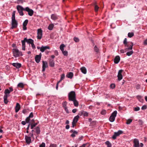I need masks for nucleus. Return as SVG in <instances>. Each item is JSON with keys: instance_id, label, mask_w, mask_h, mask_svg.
Returning a JSON list of instances; mask_svg holds the SVG:
<instances>
[{"instance_id": "12", "label": "nucleus", "mask_w": 147, "mask_h": 147, "mask_svg": "<svg viewBox=\"0 0 147 147\" xmlns=\"http://www.w3.org/2000/svg\"><path fill=\"white\" fill-rule=\"evenodd\" d=\"M123 71V70L122 69L118 71L117 77L119 81L121 80L123 78V76L121 74Z\"/></svg>"}, {"instance_id": "23", "label": "nucleus", "mask_w": 147, "mask_h": 147, "mask_svg": "<svg viewBox=\"0 0 147 147\" xmlns=\"http://www.w3.org/2000/svg\"><path fill=\"white\" fill-rule=\"evenodd\" d=\"M25 139L26 140V142L28 144H30V143L31 142V140L30 137H28L26 136L25 137Z\"/></svg>"}, {"instance_id": "58", "label": "nucleus", "mask_w": 147, "mask_h": 147, "mask_svg": "<svg viewBox=\"0 0 147 147\" xmlns=\"http://www.w3.org/2000/svg\"><path fill=\"white\" fill-rule=\"evenodd\" d=\"M147 108V106L146 105H144L142 107L141 109L142 110L145 109Z\"/></svg>"}, {"instance_id": "35", "label": "nucleus", "mask_w": 147, "mask_h": 147, "mask_svg": "<svg viewBox=\"0 0 147 147\" xmlns=\"http://www.w3.org/2000/svg\"><path fill=\"white\" fill-rule=\"evenodd\" d=\"M105 144L107 145V147H111V144L109 141H106Z\"/></svg>"}, {"instance_id": "41", "label": "nucleus", "mask_w": 147, "mask_h": 147, "mask_svg": "<svg viewBox=\"0 0 147 147\" xmlns=\"http://www.w3.org/2000/svg\"><path fill=\"white\" fill-rule=\"evenodd\" d=\"M3 99H4V103L5 104H7L8 102V101L7 100V98L3 97Z\"/></svg>"}, {"instance_id": "2", "label": "nucleus", "mask_w": 147, "mask_h": 147, "mask_svg": "<svg viewBox=\"0 0 147 147\" xmlns=\"http://www.w3.org/2000/svg\"><path fill=\"white\" fill-rule=\"evenodd\" d=\"M13 56L16 57L22 55V52L17 49H13Z\"/></svg>"}, {"instance_id": "60", "label": "nucleus", "mask_w": 147, "mask_h": 147, "mask_svg": "<svg viewBox=\"0 0 147 147\" xmlns=\"http://www.w3.org/2000/svg\"><path fill=\"white\" fill-rule=\"evenodd\" d=\"M33 116V114L32 112L31 113L28 117L30 118H32Z\"/></svg>"}, {"instance_id": "11", "label": "nucleus", "mask_w": 147, "mask_h": 147, "mask_svg": "<svg viewBox=\"0 0 147 147\" xmlns=\"http://www.w3.org/2000/svg\"><path fill=\"white\" fill-rule=\"evenodd\" d=\"M37 124L38 123H35L34 120H32L31 123L28 124V126L26 129H29V127L30 125L31 126V129H32L34 127H35Z\"/></svg>"}, {"instance_id": "49", "label": "nucleus", "mask_w": 147, "mask_h": 147, "mask_svg": "<svg viewBox=\"0 0 147 147\" xmlns=\"http://www.w3.org/2000/svg\"><path fill=\"white\" fill-rule=\"evenodd\" d=\"M83 115L84 116L87 117L88 115V113L86 111H84Z\"/></svg>"}, {"instance_id": "30", "label": "nucleus", "mask_w": 147, "mask_h": 147, "mask_svg": "<svg viewBox=\"0 0 147 147\" xmlns=\"http://www.w3.org/2000/svg\"><path fill=\"white\" fill-rule=\"evenodd\" d=\"M26 41V42L28 43L31 44L33 42H34L33 40L31 38H30L28 39L27 38V40Z\"/></svg>"}, {"instance_id": "45", "label": "nucleus", "mask_w": 147, "mask_h": 147, "mask_svg": "<svg viewBox=\"0 0 147 147\" xmlns=\"http://www.w3.org/2000/svg\"><path fill=\"white\" fill-rule=\"evenodd\" d=\"M63 54L65 56H67V51H64L63 50V51H62Z\"/></svg>"}, {"instance_id": "47", "label": "nucleus", "mask_w": 147, "mask_h": 147, "mask_svg": "<svg viewBox=\"0 0 147 147\" xmlns=\"http://www.w3.org/2000/svg\"><path fill=\"white\" fill-rule=\"evenodd\" d=\"M74 41L76 42H78L79 41V38L77 37H74Z\"/></svg>"}, {"instance_id": "8", "label": "nucleus", "mask_w": 147, "mask_h": 147, "mask_svg": "<svg viewBox=\"0 0 147 147\" xmlns=\"http://www.w3.org/2000/svg\"><path fill=\"white\" fill-rule=\"evenodd\" d=\"M123 131L121 130H119L117 132H115L114 135L112 137V138L114 139H116L117 136H119L120 134H122Z\"/></svg>"}, {"instance_id": "27", "label": "nucleus", "mask_w": 147, "mask_h": 147, "mask_svg": "<svg viewBox=\"0 0 147 147\" xmlns=\"http://www.w3.org/2000/svg\"><path fill=\"white\" fill-rule=\"evenodd\" d=\"M80 70L82 72L83 74H85L87 72V70L86 68L85 67H82L81 69Z\"/></svg>"}, {"instance_id": "54", "label": "nucleus", "mask_w": 147, "mask_h": 147, "mask_svg": "<svg viewBox=\"0 0 147 147\" xmlns=\"http://www.w3.org/2000/svg\"><path fill=\"white\" fill-rule=\"evenodd\" d=\"M45 143L42 142V144L40 145L39 147H45Z\"/></svg>"}, {"instance_id": "18", "label": "nucleus", "mask_w": 147, "mask_h": 147, "mask_svg": "<svg viewBox=\"0 0 147 147\" xmlns=\"http://www.w3.org/2000/svg\"><path fill=\"white\" fill-rule=\"evenodd\" d=\"M51 18L53 20H55L58 19V16L57 14H53L51 15Z\"/></svg>"}, {"instance_id": "4", "label": "nucleus", "mask_w": 147, "mask_h": 147, "mask_svg": "<svg viewBox=\"0 0 147 147\" xmlns=\"http://www.w3.org/2000/svg\"><path fill=\"white\" fill-rule=\"evenodd\" d=\"M133 45V43L132 42H129L127 45L125 46L126 47L125 49V51L132 50Z\"/></svg>"}, {"instance_id": "43", "label": "nucleus", "mask_w": 147, "mask_h": 147, "mask_svg": "<svg viewBox=\"0 0 147 147\" xmlns=\"http://www.w3.org/2000/svg\"><path fill=\"white\" fill-rule=\"evenodd\" d=\"M132 121V119H129L127 121L126 123L127 124H129Z\"/></svg>"}, {"instance_id": "9", "label": "nucleus", "mask_w": 147, "mask_h": 147, "mask_svg": "<svg viewBox=\"0 0 147 147\" xmlns=\"http://www.w3.org/2000/svg\"><path fill=\"white\" fill-rule=\"evenodd\" d=\"M25 11L28 12V14L30 16H32L33 14L34 11L32 9H30L28 7H27L25 8Z\"/></svg>"}, {"instance_id": "14", "label": "nucleus", "mask_w": 147, "mask_h": 147, "mask_svg": "<svg viewBox=\"0 0 147 147\" xmlns=\"http://www.w3.org/2000/svg\"><path fill=\"white\" fill-rule=\"evenodd\" d=\"M27 38H25L22 41V50L25 51V42H26Z\"/></svg>"}, {"instance_id": "46", "label": "nucleus", "mask_w": 147, "mask_h": 147, "mask_svg": "<svg viewBox=\"0 0 147 147\" xmlns=\"http://www.w3.org/2000/svg\"><path fill=\"white\" fill-rule=\"evenodd\" d=\"M141 87L140 85L139 84H137L135 86V87L137 89H139Z\"/></svg>"}, {"instance_id": "5", "label": "nucleus", "mask_w": 147, "mask_h": 147, "mask_svg": "<svg viewBox=\"0 0 147 147\" xmlns=\"http://www.w3.org/2000/svg\"><path fill=\"white\" fill-rule=\"evenodd\" d=\"M17 9L18 12L19 13L20 15L23 16L24 14L23 12V11L25 10V9L21 5H18L17 6Z\"/></svg>"}, {"instance_id": "34", "label": "nucleus", "mask_w": 147, "mask_h": 147, "mask_svg": "<svg viewBox=\"0 0 147 147\" xmlns=\"http://www.w3.org/2000/svg\"><path fill=\"white\" fill-rule=\"evenodd\" d=\"M94 10L95 12H97L98 11V9L99 8V7L98 6L95 4L94 5Z\"/></svg>"}, {"instance_id": "48", "label": "nucleus", "mask_w": 147, "mask_h": 147, "mask_svg": "<svg viewBox=\"0 0 147 147\" xmlns=\"http://www.w3.org/2000/svg\"><path fill=\"white\" fill-rule=\"evenodd\" d=\"M140 110V108L139 107H136L134 108V110L135 111H138Z\"/></svg>"}, {"instance_id": "10", "label": "nucleus", "mask_w": 147, "mask_h": 147, "mask_svg": "<svg viewBox=\"0 0 147 147\" xmlns=\"http://www.w3.org/2000/svg\"><path fill=\"white\" fill-rule=\"evenodd\" d=\"M37 39H40L42 38V31L41 29H39L37 30Z\"/></svg>"}, {"instance_id": "53", "label": "nucleus", "mask_w": 147, "mask_h": 147, "mask_svg": "<svg viewBox=\"0 0 147 147\" xmlns=\"http://www.w3.org/2000/svg\"><path fill=\"white\" fill-rule=\"evenodd\" d=\"M106 111L105 110H102L101 112V113L102 115H105L106 114Z\"/></svg>"}, {"instance_id": "29", "label": "nucleus", "mask_w": 147, "mask_h": 147, "mask_svg": "<svg viewBox=\"0 0 147 147\" xmlns=\"http://www.w3.org/2000/svg\"><path fill=\"white\" fill-rule=\"evenodd\" d=\"M94 50L97 53H98L99 52V49L96 45L94 47Z\"/></svg>"}, {"instance_id": "59", "label": "nucleus", "mask_w": 147, "mask_h": 147, "mask_svg": "<svg viewBox=\"0 0 147 147\" xmlns=\"http://www.w3.org/2000/svg\"><path fill=\"white\" fill-rule=\"evenodd\" d=\"M64 109H65V111H66V112L67 113H69V111H68V110L67 109V107L64 108Z\"/></svg>"}, {"instance_id": "51", "label": "nucleus", "mask_w": 147, "mask_h": 147, "mask_svg": "<svg viewBox=\"0 0 147 147\" xmlns=\"http://www.w3.org/2000/svg\"><path fill=\"white\" fill-rule=\"evenodd\" d=\"M30 118L29 117H28L26 118L25 120L27 123H29L30 121Z\"/></svg>"}, {"instance_id": "26", "label": "nucleus", "mask_w": 147, "mask_h": 147, "mask_svg": "<svg viewBox=\"0 0 147 147\" xmlns=\"http://www.w3.org/2000/svg\"><path fill=\"white\" fill-rule=\"evenodd\" d=\"M73 76V74L72 72H70L67 74L66 77L68 78L71 79L72 78Z\"/></svg>"}, {"instance_id": "42", "label": "nucleus", "mask_w": 147, "mask_h": 147, "mask_svg": "<svg viewBox=\"0 0 147 147\" xmlns=\"http://www.w3.org/2000/svg\"><path fill=\"white\" fill-rule=\"evenodd\" d=\"M129 42H127V39L126 38H125L124 41H123V44L125 46L127 45Z\"/></svg>"}, {"instance_id": "20", "label": "nucleus", "mask_w": 147, "mask_h": 147, "mask_svg": "<svg viewBox=\"0 0 147 147\" xmlns=\"http://www.w3.org/2000/svg\"><path fill=\"white\" fill-rule=\"evenodd\" d=\"M12 65L17 68H19L21 66V64L19 63H13L12 64Z\"/></svg>"}, {"instance_id": "3", "label": "nucleus", "mask_w": 147, "mask_h": 147, "mask_svg": "<svg viewBox=\"0 0 147 147\" xmlns=\"http://www.w3.org/2000/svg\"><path fill=\"white\" fill-rule=\"evenodd\" d=\"M68 99L69 101H72L76 99V94L74 91H71L68 94Z\"/></svg>"}, {"instance_id": "55", "label": "nucleus", "mask_w": 147, "mask_h": 147, "mask_svg": "<svg viewBox=\"0 0 147 147\" xmlns=\"http://www.w3.org/2000/svg\"><path fill=\"white\" fill-rule=\"evenodd\" d=\"M23 2V0H18L17 3L18 4H19L20 3H22Z\"/></svg>"}, {"instance_id": "24", "label": "nucleus", "mask_w": 147, "mask_h": 147, "mask_svg": "<svg viewBox=\"0 0 147 147\" xmlns=\"http://www.w3.org/2000/svg\"><path fill=\"white\" fill-rule=\"evenodd\" d=\"M20 108V106L19 103H17L15 107V111L16 113L18 112Z\"/></svg>"}, {"instance_id": "62", "label": "nucleus", "mask_w": 147, "mask_h": 147, "mask_svg": "<svg viewBox=\"0 0 147 147\" xmlns=\"http://www.w3.org/2000/svg\"><path fill=\"white\" fill-rule=\"evenodd\" d=\"M55 55L56 56H57L58 55V53L57 50H55L54 51Z\"/></svg>"}, {"instance_id": "38", "label": "nucleus", "mask_w": 147, "mask_h": 147, "mask_svg": "<svg viewBox=\"0 0 147 147\" xmlns=\"http://www.w3.org/2000/svg\"><path fill=\"white\" fill-rule=\"evenodd\" d=\"M28 22V20H26L23 23V26H26Z\"/></svg>"}, {"instance_id": "22", "label": "nucleus", "mask_w": 147, "mask_h": 147, "mask_svg": "<svg viewBox=\"0 0 147 147\" xmlns=\"http://www.w3.org/2000/svg\"><path fill=\"white\" fill-rule=\"evenodd\" d=\"M32 133L31 134V136H33L34 134V133L35 132L37 134H38L40 133V129H34L32 131Z\"/></svg>"}, {"instance_id": "25", "label": "nucleus", "mask_w": 147, "mask_h": 147, "mask_svg": "<svg viewBox=\"0 0 147 147\" xmlns=\"http://www.w3.org/2000/svg\"><path fill=\"white\" fill-rule=\"evenodd\" d=\"M49 65L51 67H54L55 66V63L53 60L50 59L49 61Z\"/></svg>"}, {"instance_id": "15", "label": "nucleus", "mask_w": 147, "mask_h": 147, "mask_svg": "<svg viewBox=\"0 0 147 147\" xmlns=\"http://www.w3.org/2000/svg\"><path fill=\"white\" fill-rule=\"evenodd\" d=\"M70 132L72 133V134H71V136L73 138L74 137L76 136L77 135L78 132L73 129H71L70 131Z\"/></svg>"}, {"instance_id": "44", "label": "nucleus", "mask_w": 147, "mask_h": 147, "mask_svg": "<svg viewBox=\"0 0 147 147\" xmlns=\"http://www.w3.org/2000/svg\"><path fill=\"white\" fill-rule=\"evenodd\" d=\"M62 105H63V108L67 107V102L66 101L63 102V103L62 104Z\"/></svg>"}, {"instance_id": "31", "label": "nucleus", "mask_w": 147, "mask_h": 147, "mask_svg": "<svg viewBox=\"0 0 147 147\" xmlns=\"http://www.w3.org/2000/svg\"><path fill=\"white\" fill-rule=\"evenodd\" d=\"M17 86L19 88H23L24 87V85L22 83H20L18 84Z\"/></svg>"}, {"instance_id": "39", "label": "nucleus", "mask_w": 147, "mask_h": 147, "mask_svg": "<svg viewBox=\"0 0 147 147\" xmlns=\"http://www.w3.org/2000/svg\"><path fill=\"white\" fill-rule=\"evenodd\" d=\"M10 92V91H9V90L8 89H6L4 91L5 94H9Z\"/></svg>"}, {"instance_id": "13", "label": "nucleus", "mask_w": 147, "mask_h": 147, "mask_svg": "<svg viewBox=\"0 0 147 147\" xmlns=\"http://www.w3.org/2000/svg\"><path fill=\"white\" fill-rule=\"evenodd\" d=\"M42 62V72H44L45 71V69L48 66L47 63L46 61H43Z\"/></svg>"}, {"instance_id": "52", "label": "nucleus", "mask_w": 147, "mask_h": 147, "mask_svg": "<svg viewBox=\"0 0 147 147\" xmlns=\"http://www.w3.org/2000/svg\"><path fill=\"white\" fill-rule=\"evenodd\" d=\"M83 112L84 111H81L80 112H79L78 115H79V116H81L82 115H83Z\"/></svg>"}, {"instance_id": "7", "label": "nucleus", "mask_w": 147, "mask_h": 147, "mask_svg": "<svg viewBox=\"0 0 147 147\" xmlns=\"http://www.w3.org/2000/svg\"><path fill=\"white\" fill-rule=\"evenodd\" d=\"M79 118V115H77L74 117L72 122V127L74 128V126L76 125Z\"/></svg>"}, {"instance_id": "57", "label": "nucleus", "mask_w": 147, "mask_h": 147, "mask_svg": "<svg viewBox=\"0 0 147 147\" xmlns=\"http://www.w3.org/2000/svg\"><path fill=\"white\" fill-rule=\"evenodd\" d=\"M65 77V76L64 74H62L61 76V79L62 80H63V79H64Z\"/></svg>"}, {"instance_id": "6", "label": "nucleus", "mask_w": 147, "mask_h": 147, "mask_svg": "<svg viewBox=\"0 0 147 147\" xmlns=\"http://www.w3.org/2000/svg\"><path fill=\"white\" fill-rule=\"evenodd\" d=\"M117 114V111H114L111 114L109 117V120L111 122H113L115 120V117H116Z\"/></svg>"}, {"instance_id": "21", "label": "nucleus", "mask_w": 147, "mask_h": 147, "mask_svg": "<svg viewBox=\"0 0 147 147\" xmlns=\"http://www.w3.org/2000/svg\"><path fill=\"white\" fill-rule=\"evenodd\" d=\"M120 60V57L119 56H117L115 57L114 59V62L115 63H118Z\"/></svg>"}, {"instance_id": "50", "label": "nucleus", "mask_w": 147, "mask_h": 147, "mask_svg": "<svg viewBox=\"0 0 147 147\" xmlns=\"http://www.w3.org/2000/svg\"><path fill=\"white\" fill-rule=\"evenodd\" d=\"M57 145L55 144H51L49 147H57Z\"/></svg>"}, {"instance_id": "33", "label": "nucleus", "mask_w": 147, "mask_h": 147, "mask_svg": "<svg viewBox=\"0 0 147 147\" xmlns=\"http://www.w3.org/2000/svg\"><path fill=\"white\" fill-rule=\"evenodd\" d=\"M133 53V51L132 50H131L130 51L127 53L126 55L128 56H130L132 55Z\"/></svg>"}, {"instance_id": "61", "label": "nucleus", "mask_w": 147, "mask_h": 147, "mask_svg": "<svg viewBox=\"0 0 147 147\" xmlns=\"http://www.w3.org/2000/svg\"><path fill=\"white\" fill-rule=\"evenodd\" d=\"M31 44V46H32V47L33 49H35L36 48V47H35V45H34V42H33Z\"/></svg>"}, {"instance_id": "32", "label": "nucleus", "mask_w": 147, "mask_h": 147, "mask_svg": "<svg viewBox=\"0 0 147 147\" xmlns=\"http://www.w3.org/2000/svg\"><path fill=\"white\" fill-rule=\"evenodd\" d=\"M54 25L53 24H50L48 27V29L49 30H52L53 28Z\"/></svg>"}, {"instance_id": "40", "label": "nucleus", "mask_w": 147, "mask_h": 147, "mask_svg": "<svg viewBox=\"0 0 147 147\" xmlns=\"http://www.w3.org/2000/svg\"><path fill=\"white\" fill-rule=\"evenodd\" d=\"M89 146L87 143L83 144L82 146L80 147H89Z\"/></svg>"}, {"instance_id": "28", "label": "nucleus", "mask_w": 147, "mask_h": 147, "mask_svg": "<svg viewBox=\"0 0 147 147\" xmlns=\"http://www.w3.org/2000/svg\"><path fill=\"white\" fill-rule=\"evenodd\" d=\"M72 101L73 102L74 106L76 107H77L79 105L78 102L76 100V98L74 99V100H72Z\"/></svg>"}, {"instance_id": "1", "label": "nucleus", "mask_w": 147, "mask_h": 147, "mask_svg": "<svg viewBox=\"0 0 147 147\" xmlns=\"http://www.w3.org/2000/svg\"><path fill=\"white\" fill-rule=\"evenodd\" d=\"M16 11H13L12 16L11 17L12 19V23L11 25L12 26L11 27V29H13L14 28H16L18 26V22L16 20L15 18V15Z\"/></svg>"}, {"instance_id": "36", "label": "nucleus", "mask_w": 147, "mask_h": 147, "mask_svg": "<svg viewBox=\"0 0 147 147\" xmlns=\"http://www.w3.org/2000/svg\"><path fill=\"white\" fill-rule=\"evenodd\" d=\"M134 36L133 32H129L128 34V36L129 38H131Z\"/></svg>"}, {"instance_id": "56", "label": "nucleus", "mask_w": 147, "mask_h": 147, "mask_svg": "<svg viewBox=\"0 0 147 147\" xmlns=\"http://www.w3.org/2000/svg\"><path fill=\"white\" fill-rule=\"evenodd\" d=\"M110 86L111 88H115V85L114 84H111L110 85Z\"/></svg>"}, {"instance_id": "16", "label": "nucleus", "mask_w": 147, "mask_h": 147, "mask_svg": "<svg viewBox=\"0 0 147 147\" xmlns=\"http://www.w3.org/2000/svg\"><path fill=\"white\" fill-rule=\"evenodd\" d=\"M134 147H140L139 140L137 139H135L134 141Z\"/></svg>"}, {"instance_id": "63", "label": "nucleus", "mask_w": 147, "mask_h": 147, "mask_svg": "<svg viewBox=\"0 0 147 147\" xmlns=\"http://www.w3.org/2000/svg\"><path fill=\"white\" fill-rule=\"evenodd\" d=\"M136 97L137 98L139 99V100H140V99H141L142 98V96L140 95H138L136 96Z\"/></svg>"}, {"instance_id": "17", "label": "nucleus", "mask_w": 147, "mask_h": 147, "mask_svg": "<svg viewBox=\"0 0 147 147\" xmlns=\"http://www.w3.org/2000/svg\"><path fill=\"white\" fill-rule=\"evenodd\" d=\"M50 47L48 46H42L40 48V51L42 52H43L45 50L47 49H49Z\"/></svg>"}, {"instance_id": "64", "label": "nucleus", "mask_w": 147, "mask_h": 147, "mask_svg": "<svg viewBox=\"0 0 147 147\" xmlns=\"http://www.w3.org/2000/svg\"><path fill=\"white\" fill-rule=\"evenodd\" d=\"M144 45H147V39H146L144 42Z\"/></svg>"}, {"instance_id": "19", "label": "nucleus", "mask_w": 147, "mask_h": 147, "mask_svg": "<svg viewBox=\"0 0 147 147\" xmlns=\"http://www.w3.org/2000/svg\"><path fill=\"white\" fill-rule=\"evenodd\" d=\"M41 58V55H37L35 57V60L36 62L38 63H39L40 61Z\"/></svg>"}, {"instance_id": "37", "label": "nucleus", "mask_w": 147, "mask_h": 147, "mask_svg": "<svg viewBox=\"0 0 147 147\" xmlns=\"http://www.w3.org/2000/svg\"><path fill=\"white\" fill-rule=\"evenodd\" d=\"M65 47V45L63 44H61L60 46V49L61 51H63L64 50V48Z\"/></svg>"}]
</instances>
